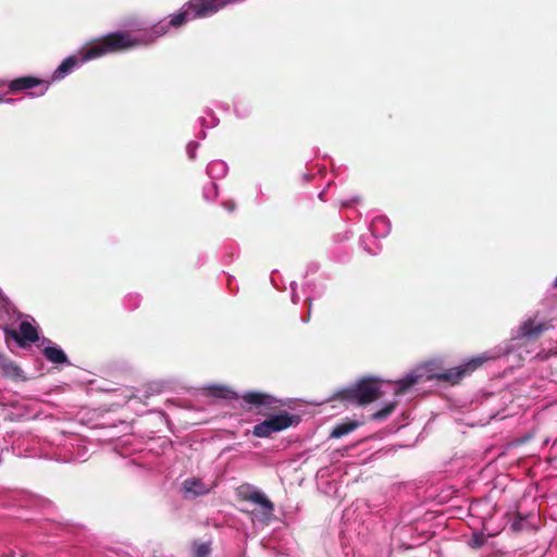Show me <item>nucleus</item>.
Masks as SVG:
<instances>
[{"label":"nucleus","instance_id":"nucleus-1","mask_svg":"<svg viewBox=\"0 0 557 557\" xmlns=\"http://www.w3.org/2000/svg\"><path fill=\"white\" fill-rule=\"evenodd\" d=\"M382 396L380 380L366 376L350 385L336 392L333 399L356 406H367Z\"/></svg>","mask_w":557,"mask_h":557},{"label":"nucleus","instance_id":"nucleus-2","mask_svg":"<svg viewBox=\"0 0 557 557\" xmlns=\"http://www.w3.org/2000/svg\"><path fill=\"white\" fill-rule=\"evenodd\" d=\"M137 46L128 34L115 32L95 40L82 52L81 61L86 62L108 53L120 52Z\"/></svg>","mask_w":557,"mask_h":557},{"label":"nucleus","instance_id":"nucleus-3","mask_svg":"<svg viewBox=\"0 0 557 557\" xmlns=\"http://www.w3.org/2000/svg\"><path fill=\"white\" fill-rule=\"evenodd\" d=\"M492 357L487 355H482L478 357H473L469 359L467 362L450 368L444 372L437 373L434 376L440 381H445L450 383L451 385L458 384L463 377L470 375L476 369L482 367L484 362L490 360Z\"/></svg>","mask_w":557,"mask_h":557},{"label":"nucleus","instance_id":"nucleus-4","mask_svg":"<svg viewBox=\"0 0 557 557\" xmlns=\"http://www.w3.org/2000/svg\"><path fill=\"white\" fill-rule=\"evenodd\" d=\"M293 422L294 416L288 412H282L256 424L252 429V434L257 437H270L273 433L289 428Z\"/></svg>","mask_w":557,"mask_h":557},{"label":"nucleus","instance_id":"nucleus-5","mask_svg":"<svg viewBox=\"0 0 557 557\" xmlns=\"http://www.w3.org/2000/svg\"><path fill=\"white\" fill-rule=\"evenodd\" d=\"M237 499L240 502H249L260 507L264 518L273 515L274 504L260 491L249 484H243L236 490Z\"/></svg>","mask_w":557,"mask_h":557},{"label":"nucleus","instance_id":"nucleus-6","mask_svg":"<svg viewBox=\"0 0 557 557\" xmlns=\"http://www.w3.org/2000/svg\"><path fill=\"white\" fill-rule=\"evenodd\" d=\"M189 3V10L173 15L170 21L171 26L178 27L189 18L202 17L208 14H212L222 8L226 2H199L196 5H194L191 2Z\"/></svg>","mask_w":557,"mask_h":557},{"label":"nucleus","instance_id":"nucleus-7","mask_svg":"<svg viewBox=\"0 0 557 557\" xmlns=\"http://www.w3.org/2000/svg\"><path fill=\"white\" fill-rule=\"evenodd\" d=\"M3 333L7 342L13 339L21 348H26L39 339L37 329L28 321H22L17 330L5 326Z\"/></svg>","mask_w":557,"mask_h":557},{"label":"nucleus","instance_id":"nucleus-8","mask_svg":"<svg viewBox=\"0 0 557 557\" xmlns=\"http://www.w3.org/2000/svg\"><path fill=\"white\" fill-rule=\"evenodd\" d=\"M242 400L243 409L247 411L256 410L258 413H263L277 407V399L275 397L261 392H247L242 396Z\"/></svg>","mask_w":557,"mask_h":557},{"label":"nucleus","instance_id":"nucleus-9","mask_svg":"<svg viewBox=\"0 0 557 557\" xmlns=\"http://www.w3.org/2000/svg\"><path fill=\"white\" fill-rule=\"evenodd\" d=\"M549 327H550V324L547 322H542V323L535 324L534 320L529 318L518 327L515 338L516 339H522V338L536 339Z\"/></svg>","mask_w":557,"mask_h":557},{"label":"nucleus","instance_id":"nucleus-10","mask_svg":"<svg viewBox=\"0 0 557 557\" xmlns=\"http://www.w3.org/2000/svg\"><path fill=\"white\" fill-rule=\"evenodd\" d=\"M38 86H44V90L40 92V95H44L49 88V83L35 76H22L11 81L9 89L11 92H18Z\"/></svg>","mask_w":557,"mask_h":557},{"label":"nucleus","instance_id":"nucleus-11","mask_svg":"<svg viewBox=\"0 0 557 557\" xmlns=\"http://www.w3.org/2000/svg\"><path fill=\"white\" fill-rule=\"evenodd\" d=\"M182 491L185 498H195L207 495L210 492V487L198 478H189L182 483Z\"/></svg>","mask_w":557,"mask_h":557},{"label":"nucleus","instance_id":"nucleus-12","mask_svg":"<svg viewBox=\"0 0 557 557\" xmlns=\"http://www.w3.org/2000/svg\"><path fill=\"white\" fill-rule=\"evenodd\" d=\"M0 369L5 377L12 380H23V370L13 360L8 357L0 356Z\"/></svg>","mask_w":557,"mask_h":557},{"label":"nucleus","instance_id":"nucleus-13","mask_svg":"<svg viewBox=\"0 0 557 557\" xmlns=\"http://www.w3.org/2000/svg\"><path fill=\"white\" fill-rule=\"evenodd\" d=\"M206 394L208 396L219 398V399H226V400H233L238 399V395L224 385H212L206 388Z\"/></svg>","mask_w":557,"mask_h":557},{"label":"nucleus","instance_id":"nucleus-14","mask_svg":"<svg viewBox=\"0 0 557 557\" xmlns=\"http://www.w3.org/2000/svg\"><path fill=\"white\" fill-rule=\"evenodd\" d=\"M210 542L193 541L186 550L187 557H209L211 554Z\"/></svg>","mask_w":557,"mask_h":557},{"label":"nucleus","instance_id":"nucleus-15","mask_svg":"<svg viewBox=\"0 0 557 557\" xmlns=\"http://www.w3.org/2000/svg\"><path fill=\"white\" fill-rule=\"evenodd\" d=\"M78 63V59L75 55H70L64 59L61 64L53 72L54 79H62L66 74H69Z\"/></svg>","mask_w":557,"mask_h":557},{"label":"nucleus","instance_id":"nucleus-16","mask_svg":"<svg viewBox=\"0 0 557 557\" xmlns=\"http://www.w3.org/2000/svg\"><path fill=\"white\" fill-rule=\"evenodd\" d=\"M42 354L52 363H66L69 361L65 352L59 347H45Z\"/></svg>","mask_w":557,"mask_h":557},{"label":"nucleus","instance_id":"nucleus-17","mask_svg":"<svg viewBox=\"0 0 557 557\" xmlns=\"http://www.w3.org/2000/svg\"><path fill=\"white\" fill-rule=\"evenodd\" d=\"M359 426V423L357 421H347L341 424H337L331 432L332 438H339L354 430H356Z\"/></svg>","mask_w":557,"mask_h":557},{"label":"nucleus","instance_id":"nucleus-18","mask_svg":"<svg viewBox=\"0 0 557 557\" xmlns=\"http://www.w3.org/2000/svg\"><path fill=\"white\" fill-rule=\"evenodd\" d=\"M418 375H407L406 377L399 380L397 382V387L395 389L396 395H403L408 388L418 383Z\"/></svg>","mask_w":557,"mask_h":557},{"label":"nucleus","instance_id":"nucleus-19","mask_svg":"<svg viewBox=\"0 0 557 557\" xmlns=\"http://www.w3.org/2000/svg\"><path fill=\"white\" fill-rule=\"evenodd\" d=\"M396 406H397V401H392V403L386 404L382 409H380L371 414V420H374V421L385 420L387 417H389L394 412Z\"/></svg>","mask_w":557,"mask_h":557},{"label":"nucleus","instance_id":"nucleus-20","mask_svg":"<svg viewBox=\"0 0 557 557\" xmlns=\"http://www.w3.org/2000/svg\"><path fill=\"white\" fill-rule=\"evenodd\" d=\"M469 544L472 548L478 549L485 544V539L483 535L474 534Z\"/></svg>","mask_w":557,"mask_h":557},{"label":"nucleus","instance_id":"nucleus-21","mask_svg":"<svg viewBox=\"0 0 557 557\" xmlns=\"http://www.w3.org/2000/svg\"><path fill=\"white\" fill-rule=\"evenodd\" d=\"M510 528L515 531V532H520L522 531L523 529V518L522 516L518 512L515 520L511 522V525Z\"/></svg>","mask_w":557,"mask_h":557},{"label":"nucleus","instance_id":"nucleus-22","mask_svg":"<svg viewBox=\"0 0 557 557\" xmlns=\"http://www.w3.org/2000/svg\"><path fill=\"white\" fill-rule=\"evenodd\" d=\"M164 26H156L154 29H153V33L157 35V36H161L162 34H164Z\"/></svg>","mask_w":557,"mask_h":557},{"label":"nucleus","instance_id":"nucleus-23","mask_svg":"<svg viewBox=\"0 0 557 557\" xmlns=\"http://www.w3.org/2000/svg\"><path fill=\"white\" fill-rule=\"evenodd\" d=\"M553 285H554V287H555V288H557V275H556V278H555V281H554V284H553Z\"/></svg>","mask_w":557,"mask_h":557}]
</instances>
